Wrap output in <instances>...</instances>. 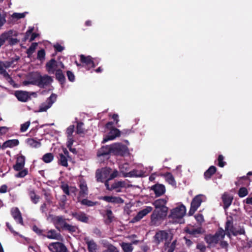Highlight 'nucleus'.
Returning <instances> with one entry per match:
<instances>
[{
	"label": "nucleus",
	"mask_w": 252,
	"mask_h": 252,
	"mask_svg": "<svg viewBox=\"0 0 252 252\" xmlns=\"http://www.w3.org/2000/svg\"><path fill=\"white\" fill-rule=\"evenodd\" d=\"M17 34L16 32L9 31L2 33L0 35V48L6 41H8L9 44H14L18 42V40L16 38Z\"/></svg>",
	"instance_id": "f03ea898"
},
{
	"label": "nucleus",
	"mask_w": 252,
	"mask_h": 252,
	"mask_svg": "<svg viewBox=\"0 0 252 252\" xmlns=\"http://www.w3.org/2000/svg\"><path fill=\"white\" fill-rule=\"evenodd\" d=\"M13 63V62L2 63L0 61V73L3 74L4 77H6L8 74L5 73V69L12 66Z\"/></svg>",
	"instance_id": "cd10ccee"
},
{
	"label": "nucleus",
	"mask_w": 252,
	"mask_h": 252,
	"mask_svg": "<svg viewBox=\"0 0 252 252\" xmlns=\"http://www.w3.org/2000/svg\"><path fill=\"white\" fill-rule=\"evenodd\" d=\"M31 123L30 121L26 122V123L21 125L20 131L22 132L26 131L29 128Z\"/></svg>",
	"instance_id": "603ef678"
},
{
	"label": "nucleus",
	"mask_w": 252,
	"mask_h": 252,
	"mask_svg": "<svg viewBox=\"0 0 252 252\" xmlns=\"http://www.w3.org/2000/svg\"><path fill=\"white\" fill-rule=\"evenodd\" d=\"M78 201L80 202L82 205H86L87 206H93L94 204L93 201L89 200L87 199H83L82 200L80 199V201Z\"/></svg>",
	"instance_id": "3c124183"
},
{
	"label": "nucleus",
	"mask_w": 252,
	"mask_h": 252,
	"mask_svg": "<svg viewBox=\"0 0 252 252\" xmlns=\"http://www.w3.org/2000/svg\"><path fill=\"white\" fill-rule=\"evenodd\" d=\"M217 168L214 166H211L204 173V178L208 180L216 172Z\"/></svg>",
	"instance_id": "c85d7f7f"
},
{
	"label": "nucleus",
	"mask_w": 252,
	"mask_h": 252,
	"mask_svg": "<svg viewBox=\"0 0 252 252\" xmlns=\"http://www.w3.org/2000/svg\"><path fill=\"white\" fill-rule=\"evenodd\" d=\"M121 246L124 252H132L133 250L132 244L130 243L123 242Z\"/></svg>",
	"instance_id": "f704fd0d"
},
{
	"label": "nucleus",
	"mask_w": 252,
	"mask_h": 252,
	"mask_svg": "<svg viewBox=\"0 0 252 252\" xmlns=\"http://www.w3.org/2000/svg\"><path fill=\"white\" fill-rule=\"evenodd\" d=\"M172 237V235L170 237L169 233L167 231L158 230L156 232L153 237V242L157 245L164 242L163 246L164 251L167 252H174L177 240L175 239L171 243Z\"/></svg>",
	"instance_id": "f257e3e1"
},
{
	"label": "nucleus",
	"mask_w": 252,
	"mask_h": 252,
	"mask_svg": "<svg viewBox=\"0 0 252 252\" xmlns=\"http://www.w3.org/2000/svg\"><path fill=\"white\" fill-rule=\"evenodd\" d=\"M124 177H143L145 176V172L142 170L133 169V170L123 174Z\"/></svg>",
	"instance_id": "5701e85b"
},
{
	"label": "nucleus",
	"mask_w": 252,
	"mask_h": 252,
	"mask_svg": "<svg viewBox=\"0 0 252 252\" xmlns=\"http://www.w3.org/2000/svg\"><path fill=\"white\" fill-rule=\"evenodd\" d=\"M98 199L104 200L107 202L116 204H123L124 202V200L119 196H104L99 197Z\"/></svg>",
	"instance_id": "f3484780"
},
{
	"label": "nucleus",
	"mask_w": 252,
	"mask_h": 252,
	"mask_svg": "<svg viewBox=\"0 0 252 252\" xmlns=\"http://www.w3.org/2000/svg\"><path fill=\"white\" fill-rule=\"evenodd\" d=\"M151 189L154 191L156 197L161 196L165 192V186L159 184H156L152 186Z\"/></svg>",
	"instance_id": "a211bd4d"
},
{
	"label": "nucleus",
	"mask_w": 252,
	"mask_h": 252,
	"mask_svg": "<svg viewBox=\"0 0 252 252\" xmlns=\"http://www.w3.org/2000/svg\"><path fill=\"white\" fill-rule=\"evenodd\" d=\"M86 243L88 245V248L90 252H94V241H91L88 238L85 239Z\"/></svg>",
	"instance_id": "ea45409f"
},
{
	"label": "nucleus",
	"mask_w": 252,
	"mask_h": 252,
	"mask_svg": "<svg viewBox=\"0 0 252 252\" xmlns=\"http://www.w3.org/2000/svg\"><path fill=\"white\" fill-rule=\"evenodd\" d=\"M51 80H25L23 82V85L28 86L29 85H36L40 88H44L48 86Z\"/></svg>",
	"instance_id": "9b49d317"
},
{
	"label": "nucleus",
	"mask_w": 252,
	"mask_h": 252,
	"mask_svg": "<svg viewBox=\"0 0 252 252\" xmlns=\"http://www.w3.org/2000/svg\"><path fill=\"white\" fill-rule=\"evenodd\" d=\"M58 163L64 167L68 166L67 159L66 156L63 154H59V158L58 160Z\"/></svg>",
	"instance_id": "72a5a7b5"
},
{
	"label": "nucleus",
	"mask_w": 252,
	"mask_h": 252,
	"mask_svg": "<svg viewBox=\"0 0 252 252\" xmlns=\"http://www.w3.org/2000/svg\"><path fill=\"white\" fill-rule=\"evenodd\" d=\"M126 183L124 181H118L115 182L111 185V189L112 190L115 189L117 192L121 191L119 188L125 187Z\"/></svg>",
	"instance_id": "473e14b6"
},
{
	"label": "nucleus",
	"mask_w": 252,
	"mask_h": 252,
	"mask_svg": "<svg viewBox=\"0 0 252 252\" xmlns=\"http://www.w3.org/2000/svg\"><path fill=\"white\" fill-rule=\"evenodd\" d=\"M25 163V157L23 155L19 156L16 160V163L13 168L16 171H20L23 169Z\"/></svg>",
	"instance_id": "b1692460"
},
{
	"label": "nucleus",
	"mask_w": 252,
	"mask_h": 252,
	"mask_svg": "<svg viewBox=\"0 0 252 252\" xmlns=\"http://www.w3.org/2000/svg\"><path fill=\"white\" fill-rule=\"evenodd\" d=\"M236 228L233 225V219L231 216L227 217V220L225 224V233L228 237H230L231 234L233 235V233L236 232Z\"/></svg>",
	"instance_id": "1a4fd4ad"
},
{
	"label": "nucleus",
	"mask_w": 252,
	"mask_h": 252,
	"mask_svg": "<svg viewBox=\"0 0 252 252\" xmlns=\"http://www.w3.org/2000/svg\"><path fill=\"white\" fill-rule=\"evenodd\" d=\"M221 199L223 203V208L226 210L231 205L233 197L228 193L224 192L221 196Z\"/></svg>",
	"instance_id": "4be33fe9"
},
{
	"label": "nucleus",
	"mask_w": 252,
	"mask_h": 252,
	"mask_svg": "<svg viewBox=\"0 0 252 252\" xmlns=\"http://www.w3.org/2000/svg\"><path fill=\"white\" fill-rule=\"evenodd\" d=\"M186 212V208L185 206L183 204H181L171 210L168 218L173 219H181L185 215Z\"/></svg>",
	"instance_id": "423d86ee"
},
{
	"label": "nucleus",
	"mask_w": 252,
	"mask_h": 252,
	"mask_svg": "<svg viewBox=\"0 0 252 252\" xmlns=\"http://www.w3.org/2000/svg\"><path fill=\"white\" fill-rule=\"evenodd\" d=\"M15 94L17 99L21 101L25 102L30 98L28 93L26 92L16 91Z\"/></svg>",
	"instance_id": "a878e982"
},
{
	"label": "nucleus",
	"mask_w": 252,
	"mask_h": 252,
	"mask_svg": "<svg viewBox=\"0 0 252 252\" xmlns=\"http://www.w3.org/2000/svg\"><path fill=\"white\" fill-rule=\"evenodd\" d=\"M184 239H185V243L188 247H190L192 245L193 243L190 239L187 238L186 237H184Z\"/></svg>",
	"instance_id": "69168bd1"
},
{
	"label": "nucleus",
	"mask_w": 252,
	"mask_h": 252,
	"mask_svg": "<svg viewBox=\"0 0 252 252\" xmlns=\"http://www.w3.org/2000/svg\"><path fill=\"white\" fill-rule=\"evenodd\" d=\"M52 106V103L51 102H48L47 101L41 104V105L40 106V108L38 111L37 112H45L48 109L50 108Z\"/></svg>",
	"instance_id": "58836bf2"
},
{
	"label": "nucleus",
	"mask_w": 252,
	"mask_h": 252,
	"mask_svg": "<svg viewBox=\"0 0 252 252\" xmlns=\"http://www.w3.org/2000/svg\"><path fill=\"white\" fill-rule=\"evenodd\" d=\"M57 98V95L55 94H52L51 95L50 97L47 100L48 102H51L52 105L56 101Z\"/></svg>",
	"instance_id": "680f3d73"
},
{
	"label": "nucleus",
	"mask_w": 252,
	"mask_h": 252,
	"mask_svg": "<svg viewBox=\"0 0 252 252\" xmlns=\"http://www.w3.org/2000/svg\"><path fill=\"white\" fill-rule=\"evenodd\" d=\"M63 228L65 229L68 230L69 232H71L76 231L77 229V227L76 226L70 225L67 223H66L65 225H64Z\"/></svg>",
	"instance_id": "8fccbe9b"
},
{
	"label": "nucleus",
	"mask_w": 252,
	"mask_h": 252,
	"mask_svg": "<svg viewBox=\"0 0 252 252\" xmlns=\"http://www.w3.org/2000/svg\"><path fill=\"white\" fill-rule=\"evenodd\" d=\"M27 13L26 12L23 13H14L11 15L10 21L12 22H15L19 19L24 18Z\"/></svg>",
	"instance_id": "7c9ffc66"
},
{
	"label": "nucleus",
	"mask_w": 252,
	"mask_h": 252,
	"mask_svg": "<svg viewBox=\"0 0 252 252\" xmlns=\"http://www.w3.org/2000/svg\"><path fill=\"white\" fill-rule=\"evenodd\" d=\"M111 149L112 145L102 146L97 152V157L99 158L101 157H105L108 156L110 154H112Z\"/></svg>",
	"instance_id": "6ab92c4d"
},
{
	"label": "nucleus",
	"mask_w": 252,
	"mask_h": 252,
	"mask_svg": "<svg viewBox=\"0 0 252 252\" xmlns=\"http://www.w3.org/2000/svg\"><path fill=\"white\" fill-rule=\"evenodd\" d=\"M184 231L186 233L189 234L193 237H197L199 235L203 234L205 232L204 230L201 227L195 228L192 226L185 227Z\"/></svg>",
	"instance_id": "4468645a"
},
{
	"label": "nucleus",
	"mask_w": 252,
	"mask_h": 252,
	"mask_svg": "<svg viewBox=\"0 0 252 252\" xmlns=\"http://www.w3.org/2000/svg\"><path fill=\"white\" fill-rule=\"evenodd\" d=\"M196 248L201 252H204L206 251V247L203 243H198L197 245Z\"/></svg>",
	"instance_id": "bf43d9fd"
},
{
	"label": "nucleus",
	"mask_w": 252,
	"mask_h": 252,
	"mask_svg": "<svg viewBox=\"0 0 252 252\" xmlns=\"http://www.w3.org/2000/svg\"><path fill=\"white\" fill-rule=\"evenodd\" d=\"M45 51L44 50H40L37 53V59L39 60H42L45 57Z\"/></svg>",
	"instance_id": "5fc2aeb1"
},
{
	"label": "nucleus",
	"mask_w": 252,
	"mask_h": 252,
	"mask_svg": "<svg viewBox=\"0 0 252 252\" xmlns=\"http://www.w3.org/2000/svg\"><path fill=\"white\" fill-rule=\"evenodd\" d=\"M202 200L201 198V195H197L195 196L191 201L190 206L198 209L200 206Z\"/></svg>",
	"instance_id": "c756f323"
},
{
	"label": "nucleus",
	"mask_w": 252,
	"mask_h": 252,
	"mask_svg": "<svg viewBox=\"0 0 252 252\" xmlns=\"http://www.w3.org/2000/svg\"><path fill=\"white\" fill-rule=\"evenodd\" d=\"M106 217L105 223L106 224H109L112 222L114 216H113L112 211L111 210H107L106 211Z\"/></svg>",
	"instance_id": "c9c22d12"
},
{
	"label": "nucleus",
	"mask_w": 252,
	"mask_h": 252,
	"mask_svg": "<svg viewBox=\"0 0 252 252\" xmlns=\"http://www.w3.org/2000/svg\"><path fill=\"white\" fill-rule=\"evenodd\" d=\"M153 210V208L151 206H147L145 208L140 211L137 215L132 219L131 221L135 222L139 221L144 217L146 216L148 213Z\"/></svg>",
	"instance_id": "2eb2a0df"
},
{
	"label": "nucleus",
	"mask_w": 252,
	"mask_h": 252,
	"mask_svg": "<svg viewBox=\"0 0 252 252\" xmlns=\"http://www.w3.org/2000/svg\"><path fill=\"white\" fill-rule=\"evenodd\" d=\"M246 232L244 227H241L239 230H236V232L233 233V236H236L238 235H245Z\"/></svg>",
	"instance_id": "864d4df0"
},
{
	"label": "nucleus",
	"mask_w": 252,
	"mask_h": 252,
	"mask_svg": "<svg viewBox=\"0 0 252 252\" xmlns=\"http://www.w3.org/2000/svg\"><path fill=\"white\" fill-rule=\"evenodd\" d=\"M30 198L32 201L33 203L34 204H36L39 200V196L36 195L35 192L33 191H31L30 192Z\"/></svg>",
	"instance_id": "c03bdc74"
},
{
	"label": "nucleus",
	"mask_w": 252,
	"mask_h": 252,
	"mask_svg": "<svg viewBox=\"0 0 252 252\" xmlns=\"http://www.w3.org/2000/svg\"><path fill=\"white\" fill-rule=\"evenodd\" d=\"M225 235L224 230L222 228H220L214 235H206L205 240L206 243L210 245H215L218 244L220 239H223Z\"/></svg>",
	"instance_id": "7ed1b4c3"
},
{
	"label": "nucleus",
	"mask_w": 252,
	"mask_h": 252,
	"mask_svg": "<svg viewBox=\"0 0 252 252\" xmlns=\"http://www.w3.org/2000/svg\"><path fill=\"white\" fill-rule=\"evenodd\" d=\"M54 159V156L52 153H47L45 154L43 157V160L46 163L51 162Z\"/></svg>",
	"instance_id": "a19ab883"
},
{
	"label": "nucleus",
	"mask_w": 252,
	"mask_h": 252,
	"mask_svg": "<svg viewBox=\"0 0 252 252\" xmlns=\"http://www.w3.org/2000/svg\"><path fill=\"white\" fill-rule=\"evenodd\" d=\"M76 218L82 222H86L88 220V218L86 216V215L82 213L76 214L75 215Z\"/></svg>",
	"instance_id": "79ce46f5"
},
{
	"label": "nucleus",
	"mask_w": 252,
	"mask_h": 252,
	"mask_svg": "<svg viewBox=\"0 0 252 252\" xmlns=\"http://www.w3.org/2000/svg\"><path fill=\"white\" fill-rule=\"evenodd\" d=\"M48 248L52 252H67L66 247L62 243H52L48 246Z\"/></svg>",
	"instance_id": "ddd939ff"
},
{
	"label": "nucleus",
	"mask_w": 252,
	"mask_h": 252,
	"mask_svg": "<svg viewBox=\"0 0 252 252\" xmlns=\"http://www.w3.org/2000/svg\"><path fill=\"white\" fill-rule=\"evenodd\" d=\"M27 143L30 147L33 148H37L40 147V143L34 139L29 138L27 140Z\"/></svg>",
	"instance_id": "4c0bfd02"
},
{
	"label": "nucleus",
	"mask_w": 252,
	"mask_h": 252,
	"mask_svg": "<svg viewBox=\"0 0 252 252\" xmlns=\"http://www.w3.org/2000/svg\"><path fill=\"white\" fill-rule=\"evenodd\" d=\"M44 237H46L50 239H54L58 241H63V238L60 233H58L54 229H51L46 232V235H43Z\"/></svg>",
	"instance_id": "412c9836"
},
{
	"label": "nucleus",
	"mask_w": 252,
	"mask_h": 252,
	"mask_svg": "<svg viewBox=\"0 0 252 252\" xmlns=\"http://www.w3.org/2000/svg\"><path fill=\"white\" fill-rule=\"evenodd\" d=\"M46 67L49 73H54L55 71H58L59 74L60 71L59 69L60 68H63L64 66L62 62L57 63L55 60L52 59L46 63Z\"/></svg>",
	"instance_id": "6e6552de"
},
{
	"label": "nucleus",
	"mask_w": 252,
	"mask_h": 252,
	"mask_svg": "<svg viewBox=\"0 0 252 252\" xmlns=\"http://www.w3.org/2000/svg\"><path fill=\"white\" fill-rule=\"evenodd\" d=\"M62 189L65 194L67 195L69 194V188L67 185H63L62 186Z\"/></svg>",
	"instance_id": "052dcab7"
},
{
	"label": "nucleus",
	"mask_w": 252,
	"mask_h": 252,
	"mask_svg": "<svg viewBox=\"0 0 252 252\" xmlns=\"http://www.w3.org/2000/svg\"><path fill=\"white\" fill-rule=\"evenodd\" d=\"M14 219L19 223L23 224V220L20 211L17 208H13L11 211Z\"/></svg>",
	"instance_id": "bb28decb"
},
{
	"label": "nucleus",
	"mask_w": 252,
	"mask_h": 252,
	"mask_svg": "<svg viewBox=\"0 0 252 252\" xmlns=\"http://www.w3.org/2000/svg\"><path fill=\"white\" fill-rule=\"evenodd\" d=\"M112 154L116 156L124 157L128 153L127 147L122 144L116 143L112 145Z\"/></svg>",
	"instance_id": "39448f33"
},
{
	"label": "nucleus",
	"mask_w": 252,
	"mask_h": 252,
	"mask_svg": "<svg viewBox=\"0 0 252 252\" xmlns=\"http://www.w3.org/2000/svg\"><path fill=\"white\" fill-rule=\"evenodd\" d=\"M74 126L73 125L70 126L66 130V133L68 137H70L74 131Z\"/></svg>",
	"instance_id": "6e6d98bb"
},
{
	"label": "nucleus",
	"mask_w": 252,
	"mask_h": 252,
	"mask_svg": "<svg viewBox=\"0 0 252 252\" xmlns=\"http://www.w3.org/2000/svg\"><path fill=\"white\" fill-rule=\"evenodd\" d=\"M8 128L6 126L0 127V135L5 134L8 131Z\"/></svg>",
	"instance_id": "e2e57ef3"
},
{
	"label": "nucleus",
	"mask_w": 252,
	"mask_h": 252,
	"mask_svg": "<svg viewBox=\"0 0 252 252\" xmlns=\"http://www.w3.org/2000/svg\"><path fill=\"white\" fill-rule=\"evenodd\" d=\"M220 246L221 248L227 249L228 246V243L225 241H221L220 242Z\"/></svg>",
	"instance_id": "0e129e2a"
},
{
	"label": "nucleus",
	"mask_w": 252,
	"mask_h": 252,
	"mask_svg": "<svg viewBox=\"0 0 252 252\" xmlns=\"http://www.w3.org/2000/svg\"><path fill=\"white\" fill-rule=\"evenodd\" d=\"M80 191L78 197V200L80 201V199L85 197L88 194V188L85 183L82 182L80 184Z\"/></svg>",
	"instance_id": "393cba45"
},
{
	"label": "nucleus",
	"mask_w": 252,
	"mask_h": 252,
	"mask_svg": "<svg viewBox=\"0 0 252 252\" xmlns=\"http://www.w3.org/2000/svg\"><path fill=\"white\" fill-rule=\"evenodd\" d=\"M197 209L190 206L189 211V216H192L195 213V212L197 210Z\"/></svg>",
	"instance_id": "774afa93"
},
{
	"label": "nucleus",
	"mask_w": 252,
	"mask_h": 252,
	"mask_svg": "<svg viewBox=\"0 0 252 252\" xmlns=\"http://www.w3.org/2000/svg\"><path fill=\"white\" fill-rule=\"evenodd\" d=\"M28 174L27 169H24L20 170L19 172L15 175L17 178H23Z\"/></svg>",
	"instance_id": "09e8293b"
},
{
	"label": "nucleus",
	"mask_w": 252,
	"mask_h": 252,
	"mask_svg": "<svg viewBox=\"0 0 252 252\" xmlns=\"http://www.w3.org/2000/svg\"><path fill=\"white\" fill-rule=\"evenodd\" d=\"M37 46V43H33L30 47V48L28 49L27 53L29 57H30L32 55V54L35 51Z\"/></svg>",
	"instance_id": "a18cd8bd"
},
{
	"label": "nucleus",
	"mask_w": 252,
	"mask_h": 252,
	"mask_svg": "<svg viewBox=\"0 0 252 252\" xmlns=\"http://www.w3.org/2000/svg\"><path fill=\"white\" fill-rule=\"evenodd\" d=\"M167 213L163 212L158 210H155L151 216V223L152 225H158L166 217Z\"/></svg>",
	"instance_id": "20e7f679"
},
{
	"label": "nucleus",
	"mask_w": 252,
	"mask_h": 252,
	"mask_svg": "<svg viewBox=\"0 0 252 252\" xmlns=\"http://www.w3.org/2000/svg\"><path fill=\"white\" fill-rule=\"evenodd\" d=\"M85 132V128H83V123L81 122L78 123L77 125V133L78 134H83Z\"/></svg>",
	"instance_id": "49530a36"
},
{
	"label": "nucleus",
	"mask_w": 252,
	"mask_h": 252,
	"mask_svg": "<svg viewBox=\"0 0 252 252\" xmlns=\"http://www.w3.org/2000/svg\"><path fill=\"white\" fill-rule=\"evenodd\" d=\"M118 176V172L117 170H115L113 172L109 174V177L108 178V180H111L117 177Z\"/></svg>",
	"instance_id": "13d9d810"
},
{
	"label": "nucleus",
	"mask_w": 252,
	"mask_h": 252,
	"mask_svg": "<svg viewBox=\"0 0 252 252\" xmlns=\"http://www.w3.org/2000/svg\"><path fill=\"white\" fill-rule=\"evenodd\" d=\"M111 170V169L109 167H105L101 169H97L95 174V177L97 178V181L98 182H103L104 180L108 179Z\"/></svg>",
	"instance_id": "0eeeda50"
},
{
	"label": "nucleus",
	"mask_w": 252,
	"mask_h": 252,
	"mask_svg": "<svg viewBox=\"0 0 252 252\" xmlns=\"http://www.w3.org/2000/svg\"><path fill=\"white\" fill-rule=\"evenodd\" d=\"M248 190L245 187H241L239 189L238 194L240 197H244L248 194Z\"/></svg>",
	"instance_id": "37998d69"
},
{
	"label": "nucleus",
	"mask_w": 252,
	"mask_h": 252,
	"mask_svg": "<svg viewBox=\"0 0 252 252\" xmlns=\"http://www.w3.org/2000/svg\"><path fill=\"white\" fill-rule=\"evenodd\" d=\"M165 177L166 181L171 185H175L176 181L173 175L170 172H167L165 174Z\"/></svg>",
	"instance_id": "e433bc0d"
},
{
	"label": "nucleus",
	"mask_w": 252,
	"mask_h": 252,
	"mask_svg": "<svg viewBox=\"0 0 252 252\" xmlns=\"http://www.w3.org/2000/svg\"><path fill=\"white\" fill-rule=\"evenodd\" d=\"M48 219L51 220L56 228L59 230L60 228H63L66 223L65 219L61 216H50Z\"/></svg>",
	"instance_id": "f8f14e48"
},
{
	"label": "nucleus",
	"mask_w": 252,
	"mask_h": 252,
	"mask_svg": "<svg viewBox=\"0 0 252 252\" xmlns=\"http://www.w3.org/2000/svg\"><path fill=\"white\" fill-rule=\"evenodd\" d=\"M80 58L82 66L86 67L87 69H89L90 67L93 66L94 62L92 58L90 56H85L84 55H81L80 56Z\"/></svg>",
	"instance_id": "aec40b11"
},
{
	"label": "nucleus",
	"mask_w": 252,
	"mask_h": 252,
	"mask_svg": "<svg viewBox=\"0 0 252 252\" xmlns=\"http://www.w3.org/2000/svg\"><path fill=\"white\" fill-rule=\"evenodd\" d=\"M120 134L121 131L119 130V129L117 128H112L111 129L110 132L106 136V137L103 138L102 142L105 143L108 140H114L117 137L120 136Z\"/></svg>",
	"instance_id": "dca6fc26"
},
{
	"label": "nucleus",
	"mask_w": 252,
	"mask_h": 252,
	"mask_svg": "<svg viewBox=\"0 0 252 252\" xmlns=\"http://www.w3.org/2000/svg\"><path fill=\"white\" fill-rule=\"evenodd\" d=\"M196 221L199 223H201L204 221L203 216L201 214H198L195 216Z\"/></svg>",
	"instance_id": "4d7b16f0"
},
{
	"label": "nucleus",
	"mask_w": 252,
	"mask_h": 252,
	"mask_svg": "<svg viewBox=\"0 0 252 252\" xmlns=\"http://www.w3.org/2000/svg\"><path fill=\"white\" fill-rule=\"evenodd\" d=\"M55 49L59 52H61L63 50V47L59 44H57L54 46Z\"/></svg>",
	"instance_id": "338daca9"
},
{
	"label": "nucleus",
	"mask_w": 252,
	"mask_h": 252,
	"mask_svg": "<svg viewBox=\"0 0 252 252\" xmlns=\"http://www.w3.org/2000/svg\"><path fill=\"white\" fill-rule=\"evenodd\" d=\"M19 141L17 139L9 140L3 143V144L2 145V148H11L17 146L19 144Z\"/></svg>",
	"instance_id": "2f4dec72"
},
{
	"label": "nucleus",
	"mask_w": 252,
	"mask_h": 252,
	"mask_svg": "<svg viewBox=\"0 0 252 252\" xmlns=\"http://www.w3.org/2000/svg\"><path fill=\"white\" fill-rule=\"evenodd\" d=\"M167 202V200L166 198H160L155 200L153 204L155 206L156 210L167 213L168 208L166 206Z\"/></svg>",
	"instance_id": "9d476101"
},
{
	"label": "nucleus",
	"mask_w": 252,
	"mask_h": 252,
	"mask_svg": "<svg viewBox=\"0 0 252 252\" xmlns=\"http://www.w3.org/2000/svg\"><path fill=\"white\" fill-rule=\"evenodd\" d=\"M224 157L222 155H220L218 158V165L220 167H223L226 164V162L223 161Z\"/></svg>",
	"instance_id": "de8ad7c7"
}]
</instances>
